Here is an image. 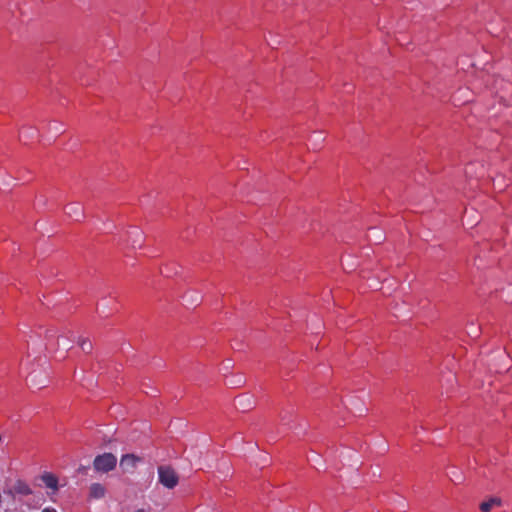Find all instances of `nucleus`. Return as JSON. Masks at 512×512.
Listing matches in <instances>:
<instances>
[{
    "label": "nucleus",
    "mask_w": 512,
    "mask_h": 512,
    "mask_svg": "<svg viewBox=\"0 0 512 512\" xmlns=\"http://www.w3.org/2000/svg\"><path fill=\"white\" fill-rule=\"evenodd\" d=\"M158 481L167 489H173L178 485L179 476L176 471L167 465L159 466L157 469Z\"/></svg>",
    "instance_id": "nucleus-1"
},
{
    "label": "nucleus",
    "mask_w": 512,
    "mask_h": 512,
    "mask_svg": "<svg viewBox=\"0 0 512 512\" xmlns=\"http://www.w3.org/2000/svg\"><path fill=\"white\" fill-rule=\"evenodd\" d=\"M117 458L112 453L98 455L93 462L94 469L98 472L107 473L115 468Z\"/></svg>",
    "instance_id": "nucleus-2"
},
{
    "label": "nucleus",
    "mask_w": 512,
    "mask_h": 512,
    "mask_svg": "<svg viewBox=\"0 0 512 512\" xmlns=\"http://www.w3.org/2000/svg\"><path fill=\"white\" fill-rule=\"evenodd\" d=\"M65 213L75 221H80L84 217V209L79 202L69 203L66 206Z\"/></svg>",
    "instance_id": "nucleus-3"
},
{
    "label": "nucleus",
    "mask_w": 512,
    "mask_h": 512,
    "mask_svg": "<svg viewBox=\"0 0 512 512\" xmlns=\"http://www.w3.org/2000/svg\"><path fill=\"white\" fill-rule=\"evenodd\" d=\"M140 461V458L136 457L133 454L123 455L120 459V467L125 472H131L135 469L137 463Z\"/></svg>",
    "instance_id": "nucleus-4"
},
{
    "label": "nucleus",
    "mask_w": 512,
    "mask_h": 512,
    "mask_svg": "<svg viewBox=\"0 0 512 512\" xmlns=\"http://www.w3.org/2000/svg\"><path fill=\"white\" fill-rule=\"evenodd\" d=\"M128 237H129V241L131 243V246L133 248H140V247H142L143 232L139 228H137V227L130 228L129 231H128Z\"/></svg>",
    "instance_id": "nucleus-5"
},
{
    "label": "nucleus",
    "mask_w": 512,
    "mask_h": 512,
    "mask_svg": "<svg viewBox=\"0 0 512 512\" xmlns=\"http://www.w3.org/2000/svg\"><path fill=\"white\" fill-rule=\"evenodd\" d=\"M41 480L46 485V487L53 489L54 491L58 489V479L52 473H44L41 476Z\"/></svg>",
    "instance_id": "nucleus-6"
},
{
    "label": "nucleus",
    "mask_w": 512,
    "mask_h": 512,
    "mask_svg": "<svg viewBox=\"0 0 512 512\" xmlns=\"http://www.w3.org/2000/svg\"><path fill=\"white\" fill-rule=\"evenodd\" d=\"M106 489L100 483H93L90 486V496L94 499H101L105 496Z\"/></svg>",
    "instance_id": "nucleus-7"
},
{
    "label": "nucleus",
    "mask_w": 512,
    "mask_h": 512,
    "mask_svg": "<svg viewBox=\"0 0 512 512\" xmlns=\"http://www.w3.org/2000/svg\"><path fill=\"white\" fill-rule=\"evenodd\" d=\"M13 489H14V492L17 494H21V495L32 494V490L29 487V485L22 480H17L13 486Z\"/></svg>",
    "instance_id": "nucleus-8"
},
{
    "label": "nucleus",
    "mask_w": 512,
    "mask_h": 512,
    "mask_svg": "<svg viewBox=\"0 0 512 512\" xmlns=\"http://www.w3.org/2000/svg\"><path fill=\"white\" fill-rule=\"evenodd\" d=\"M501 504V500L500 498H490L489 500L487 501H484L480 504V510L482 512H490L491 509L495 506H500Z\"/></svg>",
    "instance_id": "nucleus-9"
},
{
    "label": "nucleus",
    "mask_w": 512,
    "mask_h": 512,
    "mask_svg": "<svg viewBox=\"0 0 512 512\" xmlns=\"http://www.w3.org/2000/svg\"><path fill=\"white\" fill-rule=\"evenodd\" d=\"M294 418L293 411L285 410L280 413V421L283 425L289 426Z\"/></svg>",
    "instance_id": "nucleus-10"
},
{
    "label": "nucleus",
    "mask_w": 512,
    "mask_h": 512,
    "mask_svg": "<svg viewBox=\"0 0 512 512\" xmlns=\"http://www.w3.org/2000/svg\"><path fill=\"white\" fill-rule=\"evenodd\" d=\"M78 345L85 353H90L92 350V343L88 339L79 338Z\"/></svg>",
    "instance_id": "nucleus-11"
},
{
    "label": "nucleus",
    "mask_w": 512,
    "mask_h": 512,
    "mask_svg": "<svg viewBox=\"0 0 512 512\" xmlns=\"http://www.w3.org/2000/svg\"><path fill=\"white\" fill-rule=\"evenodd\" d=\"M58 346L59 347L61 346L63 349H66V350L70 349V347H71L69 345V343H66V339L64 337H62L61 339H58Z\"/></svg>",
    "instance_id": "nucleus-12"
},
{
    "label": "nucleus",
    "mask_w": 512,
    "mask_h": 512,
    "mask_svg": "<svg viewBox=\"0 0 512 512\" xmlns=\"http://www.w3.org/2000/svg\"><path fill=\"white\" fill-rule=\"evenodd\" d=\"M42 512H57V510L53 507H45Z\"/></svg>",
    "instance_id": "nucleus-13"
},
{
    "label": "nucleus",
    "mask_w": 512,
    "mask_h": 512,
    "mask_svg": "<svg viewBox=\"0 0 512 512\" xmlns=\"http://www.w3.org/2000/svg\"><path fill=\"white\" fill-rule=\"evenodd\" d=\"M30 380H31V382H32L33 384H36V383H35V380H34V376H33V375H31V376H30Z\"/></svg>",
    "instance_id": "nucleus-14"
}]
</instances>
